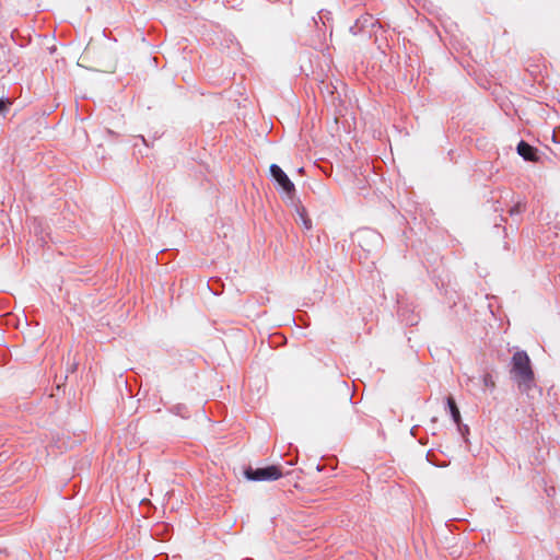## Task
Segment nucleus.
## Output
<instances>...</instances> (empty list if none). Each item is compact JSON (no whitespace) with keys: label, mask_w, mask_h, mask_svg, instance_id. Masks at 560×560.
<instances>
[{"label":"nucleus","mask_w":560,"mask_h":560,"mask_svg":"<svg viewBox=\"0 0 560 560\" xmlns=\"http://www.w3.org/2000/svg\"><path fill=\"white\" fill-rule=\"evenodd\" d=\"M517 153L526 161L537 162V150L525 141L517 144Z\"/></svg>","instance_id":"4"},{"label":"nucleus","mask_w":560,"mask_h":560,"mask_svg":"<svg viewBox=\"0 0 560 560\" xmlns=\"http://www.w3.org/2000/svg\"><path fill=\"white\" fill-rule=\"evenodd\" d=\"M483 384L486 387H490V388H494L495 387V383L491 376V374H485L483 376Z\"/></svg>","instance_id":"6"},{"label":"nucleus","mask_w":560,"mask_h":560,"mask_svg":"<svg viewBox=\"0 0 560 560\" xmlns=\"http://www.w3.org/2000/svg\"><path fill=\"white\" fill-rule=\"evenodd\" d=\"M447 405H448V408H450V411H451L454 422L458 424L460 421V413H459V409H458L453 397L450 396L447 398Z\"/></svg>","instance_id":"5"},{"label":"nucleus","mask_w":560,"mask_h":560,"mask_svg":"<svg viewBox=\"0 0 560 560\" xmlns=\"http://www.w3.org/2000/svg\"><path fill=\"white\" fill-rule=\"evenodd\" d=\"M11 102L9 100H2L0 98V113L5 110L8 105H10Z\"/></svg>","instance_id":"7"},{"label":"nucleus","mask_w":560,"mask_h":560,"mask_svg":"<svg viewBox=\"0 0 560 560\" xmlns=\"http://www.w3.org/2000/svg\"><path fill=\"white\" fill-rule=\"evenodd\" d=\"M511 374L521 390L527 392L534 385L530 359L525 351H516L512 357Z\"/></svg>","instance_id":"1"},{"label":"nucleus","mask_w":560,"mask_h":560,"mask_svg":"<svg viewBox=\"0 0 560 560\" xmlns=\"http://www.w3.org/2000/svg\"><path fill=\"white\" fill-rule=\"evenodd\" d=\"M245 476L249 480L254 481H270L278 480L283 476V471L280 466L271 465L262 468L247 469Z\"/></svg>","instance_id":"2"},{"label":"nucleus","mask_w":560,"mask_h":560,"mask_svg":"<svg viewBox=\"0 0 560 560\" xmlns=\"http://www.w3.org/2000/svg\"><path fill=\"white\" fill-rule=\"evenodd\" d=\"M270 174L272 178L277 182L278 186L281 188V190L290 198L292 199L295 195V186L290 180L288 175L282 171V168L277 164H271L270 167Z\"/></svg>","instance_id":"3"},{"label":"nucleus","mask_w":560,"mask_h":560,"mask_svg":"<svg viewBox=\"0 0 560 560\" xmlns=\"http://www.w3.org/2000/svg\"><path fill=\"white\" fill-rule=\"evenodd\" d=\"M301 218L303 220V223H304L305 228L310 229L311 228V221L308 219H306L303 214H301Z\"/></svg>","instance_id":"8"}]
</instances>
